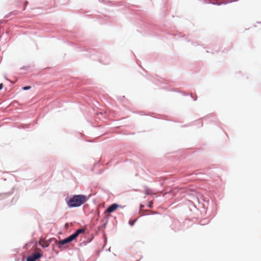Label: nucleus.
Returning <instances> with one entry per match:
<instances>
[{"label":"nucleus","instance_id":"6","mask_svg":"<svg viewBox=\"0 0 261 261\" xmlns=\"http://www.w3.org/2000/svg\"><path fill=\"white\" fill-rule=\"evenodd\" d=\"M136 219L135 220H130L129 221V224L130 225V226H133L134 223H135V222L136 221Z\"/></svg>","mask_w":261,"mask_h":261},{"label":"nucleus","instance_id":"4","mask_svg":"<svg viewBox=\"0 0 261 261\" xmlns=\"http://www.w3.org/2000/svg\"><path fill=\"white\" fill-rule=\"evenodd\" d=\"M120 207L121 206L118 204L114 203L108 207V208L105 211V214L113 213Z\"/></svg>","mask_w":261,"mask_h":261},{"label":"nucleus","instance_id":"8","mask_svg":"<svg viewBox=\"0 0 261 261\" xmlns=\"http://www.w3.org/2000/svg\"><path fill=\"white\" fill-rule=\"evenodd\" d=\"M4 87V85L3 84H0V90H1Z\"/></svg>","mask_w":261,"mask_h":261},{"label":"nucleus","instance_id":"2","mask_svg":"<svg viewBox=\"0 0 261 261\" xmlns=\"http://www.w3.org/2000/svg\"><path fill=\"white\" fill-rule=\"evenodd\" d=\"M85 231V229L84 228L79 229L75 231V232H74V233H73L72 234H71L68 238H67L64 240L59 241L58 242V245H59V248L61 247V245H64L72 241L73 240H75L80 234L84 232Z\"/></svg>","mask_w":261,"mask_h":261},{"label":"nucleus","instance_id":"1","mask_svg":"<svg viewBox=\"0 0 261 261\" xmlns=\"http://www.w3.org/2000/svg\"><path fill=\"white\" fill-rule=\"evenodd\" d=\"M88 200L86 196L76 195L73 196L67 202L69 207H78L85 203Z\"/></svg>","mask_w":261,"mask_h":261},{"label":"nucleus","instance_id":"7","mask_svg":"<svg viewBox=\"0 0 261 261\" xmlns=\"http://www.w3.org/2000/svg\"><path fill=\"white\" fill-rule=\"evenodd\" d=\"M31 88V87L30 86H26V87H24L22 88V89L24 90H29Z\"/></svg>","mask_w":261,"mask_h":261},{"label":"nucleus","instance_id":"3","mask_svg":"<svg viewBox=\"0 0 261 261\" xmlns=\"http://www.w3.org/2000/svg\"><path fill=\"white\" fill-rule=\"evenodd\" d=\"M42 256V254L40 253H35L31 255H29L27 258V261H36Z\"/></svg>","mask_w":261,"mask_h":261},{"label":"nucleus","instance_id":"5","mask_svg":"<svg viewBox=\"0 0 261 261\" xmlns=\"http://www.w3.org/2000/svg\"><path fill=\"white\" fill-rule=\"evenodd\" d=\"M40 244L43 247H46L48 246V243L47 242H44L43 244H42L41 242H40Z\"/></svg>","mask_w":261,"mask_h":261}]
</instances>
